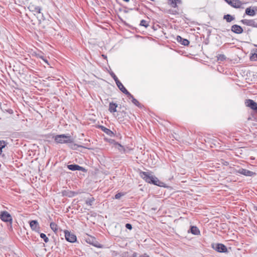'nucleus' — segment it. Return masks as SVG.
I'll list each match as a JSON object with an SVG mask.
<instances>
[{
    "label": "nucleus",
    "instance_id": "9b49d317",
    "mask_svg": "<svg viewBox=\"0 0 257 257\" xmlns=\"http://www.w3.org/2000/svg\"><path fill=\"white\" fill-rule=\"evenodd\" d=\"M242 24L249 26L256 27L257 24L254 20L243 19L240 21Z\"/></svg>",
    "mask_w": 257,
    "mask_h": 257
},
{
    "label": "nucleus",
    "instance_id": "a19ab883",
    "mask_svg": "<svg viewBox=\"0 0 257 257\" xmlns=\"http://www.w3.org/2000/svg\"><path fill=\"white\" fill-rule=\"evenodd\" d=\"M125 2H128L130 0H123Z\"/></svg>",
    "mask_w": 257,
    "mask_h": 257
},
{
    "label": "nucleus",
    "instance_id": "79ce46f5",
    "mask_svg": "<svg viewBox=\"0 0 257 257\" xmlns=\"http://www.w3.org/2000/svg\"><path fill=\"white\" fill-rule=\"evenodd\" d=\"M134 9H135V8H131V10H134Z\"/></svg>",
    "mask_w": 257,
    "mask_h": 257
},
{
    "label": "nucleus",
    "instance_id": "20e7f679",
    "mask_svg": "<svg viewBox=\"0 0 257 257\" xmlns=\"http://www.w3.org/2000/svg\"><path fill=\"white\" fill-rule=\"evenodd\" d=\"M0 218L4 222H8L11 225L12 223V217L11 214L7 211H3L0 212Z\"/></svg>",
    "mask_w": 257,
    "mask_h": 257
},
{
    "label": "nucleus",
    "instance_id": "e433bc0d",
    "mask_svg": "<svg viewBox=\"0 0 257 257\" xmlns=\"http://www.w3.org/2000/svg\"><path fill=\"white\" fill-rule=\"evenodd\" d=\"M74 146H77L78 147H80V148H86V147H84L82 146V145H78L77 144H74Z\"/></svg>",
    "mask_w": 257,
    "mask_h": 257
},
{
    "label": "nucleus",
    "instance_id": "6e6552de",
    "mask_svg": "<svg viewBox=\"0 0 257 257\" xmlns=\"http://www.w3.org/2000/svg\"><path fill=\"white\" fill-rule=\"evenodd\" d=\"M28 9L30 11L35 13V15L41 14V8L39 6H36L32 3H30L28 7Z\"/></svg>",
    "mask_w": 257,
    "mask_h": 257
},
{
    "label": "nucleus",
    "instance_id": "2eb2a0df",
    "mask_svg": "<svg viewBox=\"0 0 257 257\" xmlns=\"http://www.w3.org/2000/svg\"><path fill=\"white\" fill-rule=\"evenodd\" d=\"M168 3L171 7L175 8L181 4V0H168Z\"/></svg>",
    "mask_w": 257,
    "mask_h": 257
},
{
    "label": "nucleus",
    "instance_id": "412c9836",
    "mask_svg": "<svg viewBox=\"0 0 257 257\" xmlns=\"http://www.w3.org/2000/svg\"><path fill=\"white\" fill-rule=\"evenodd\" d=\"M223 18L227 22H230L234 20V17L229 14L224 15Z\"/></svg>",
    "mask_w": 257,
    "mask_h": 257
},
{
    "label": "nucleus",
    "instance_id": "9d476101",
    "mask_svg": "<svg viewBox=\"0 0 257 257\" xmlns=\"http://www.w3.org/2000/svg\"><path fill=\"white\" fill-rule=\"evenodd\" d=\"M246 106L250 107L254 110H257V103L251 99H246L245 101Z\"/></svg>",
    "mask_w": 257,
    "mask_h": 257
},
{
    "label": "nucleus",
    "instance_id": "393cba45",
    "mask_svg": "<svg viewBox=\"0 0 257 257\" xmlns=\"http://www.w3.org/2000/svg\"><path fill=\"white\" fill-rule=\"evenodd\" d=\"M41 238L44 239V241L47 243L49 241V238L47 237L46 235L43 233L40 234Z\"/></svg>",
    "mask_w": 257,
    "mask_h": 257
},
{
    "label": "nucleus",
    "instance_id": "a211bd4d",
    "mask_svg": "<svg viewBox=\"0 0 257 257\" xmlns=\"http://www.w3.org/2000/svg\"><path fill=\"white\" fill-rule=\"evenodd\" d=\"M100 127L101 128V130L104 132L105 134H106L107 135L109 136H112L113 135V133L109 129L103 126H100Z\"/></svg>",
    "mask_w": 257,
    "mask_h": 257
},
{
    "label": "nucleus",
    "instance_id": "58836bf2",
    "mask_svg": "<svg viewBox=\"0 0 257 257\" xmlns=\"http://www.w3.org/2000/svg\"><path fill=\"white\" fill-rule=\"evenodd\" d=\"M140 0H135V3H136L135 6H136V4L138 2H139Z\"/></svg>",
    "mask_w": 257,
    "mask_h": 257
},
{
    "label": "nucleus",
    "instance_id": "aec40b11",
    "mask_svg": "<svg viewBox=\"0 0 257 257\" xmlns=\"http://www.w3.org/2000/svg\"><path fill=\"white\" fill-rule=\"evenodd\" d=\"M245 14L250 16H253L255 14L254 10L250 9L249 8H247L245 10Z\"/></svg>",
    "mask_w": 257,
    "mask_h": 257
},
{
    "label": "nucleus",
    "instance_id": "ea45409f",
    "mask_svg": "<svg viewBox=\"0 0 257 257\" xmlns=\"http://www.w3.org/2000/svg\"><path fill=\"white\" fill-rule=\"evenodd\" d=\"M2 150H3L2 149H0V155H1L3 152Z\"/></svg>",
    "mask_w": 257,
    "mask_h": 257
},
{
    "label": "nucleus",
    "instance_id": "a878e982",
    "mask_svg": "<svg viewBox=\"0 0 257 257\" xmlns=\"http://www.w3.org/2000/svg\"><path fill=\"white\" fill-rule=\"evenodd\" d=\"M217 59L218 60L223 61V60H225L226 57L223 54H219L217 56Z\"/></svg>",
    "mask_w": 257,
    "mask_h": 257
},
{
    "label": "nucleus",
    "instance_id": "b1692460",
    "mask_svg": "<svg viewBox=\"0 0 257 257\" xmlns=\"http://www.w3.org/2000/svg\"><path fill=\"white\" fill-rule=\"evenodd\" d=\"M140 25L147 28L149 26V23L147 21L142 20L140 22Z\"/></svg>",
    "mask_w": 257,
    "mask_h": 257
},
{
    "label": "nucleus",
    "instance_id": "dca6fc26",
    "mask_svg": "<svg viewBox=\"0 0 257 257\" xmlns=\"http://www.w3.org/2000/svg\"><path fill=\"white\" fill-rule=\"evenodd\" d=\"M116 84L119 89L123 93H128V91L124 87L123 84L121 83V82L119 80L118 82H116Z\"/></svg>",
    "mask_w": 257,
    "mask_h": 257
},
{
    "label": "nucleus",
    "instance_id": "2f4dec72",
    "mask_svg": "<svg viewBox=\"0 0 257 257\" xmlns=\"http://www.w3.org/2000/svg\"><path fill=\"white\" fill-rule=\"evenodd\" d=\"M74 194H75V193L73 192H71V191H70L69 192V194H66V193H64V192H63V195L68 196L69 197H72L74 195Z\"/></svg>",
    "mask_w": 257,
    "mask_h": 257
},
{
    "label": "nucleus",
    "instance_id": "7c9ffc66",
    "mask_svg": "<svg viewBox=\"0 0 257 257\" xmlns=\"http://www.w3.org/2000/svg\"><path fill=\"white\" fill-rule=\"evenodd\" d=\"M123 195V194L121 193H118L115 195V198L116 199H119L121 196Z\"/></svg>",
    "mask_w": 257,
    "mask_h": 257
},
{
    "label": "nucleus",
    "instance_id": "f257e3e1",
    "mask_svg": "<svg viewBox=\"0 0 257 257\" xmlns=\"http://www.w3.org/2000/svg\"><path fill=\"white\" fill-rule=\"evenodd\" d=\"M140 176L147 183L159 186H161V182L159 180L157 177L151 175L148 172L141 171L140 173Z\"/></svg>",
    "mask_w": 257,
    "mask_h": 257
},
{
    "label": "nucleus",
    "instance_id": "f3484780",
    "mask_svg": "<svg viewBox=\"0 0 257 257\" xmlns=\"http://www.w3.org/2000/svg\"><path fill=\"white\" fill-rule=\"evenodd\" d=\"M117 104L113 102H110L109 104V110L111 112H114L116 111V107Z\"/></svg>",
    "mask_w": 257,
    "mask_h": 257
},
{
    "label": "nucleus",
    "instance_id": "ddd939ff",
    "mask_svg": "<svg viewBox=\"0 0 257 257\" xmlns=\"http://www.w3.org/2000/svg\"><path fill=\"white\" fill-rule=\"evenodd\" d=\"M231 30L233 32L237 34H241L243 32L242 28L240 26L237 25H233L231 27Z\"/></svg>",
    "mask_w": 257,
    "mask_h": 257
},
{
    "label": "nucleus",
    "instance_id": "1a4fd4ad",
    "mask_svg": "<svg viewBox=\"0 0 257 257\" xmlns=\"http://www.w3.org/2000/svg\"><path fill=\"white\" fill-rule=\"evenodd\" d=\"M67 168L70 170H71V171L79 170V171H82V172H84L86 171V170L84 168H83L81 166H80L78 165H76V164L68 165L67 166Z\"/></svg>",
    "mask_w": 257,
    "mask_h": 257
},
{
    "label": "nucleus",
    "instance_id": "c85d7f7f",
    "mask_svg": "<svg viewBox=\"0 0 257 257\" xmlns=\"http://www.w3.org/2000/svg\"><path fill=\"white\" fill-rule=\"evenodd\" d=\"M132 101L136 106H139L140 104V102L135 98H133V99H132Z\"/></svg>",
    "mask_w": 257,
    "mask_h": 257
},
{
    "label": "nucleus",
    "instance_id": "bb28decb",
    "mask_svg": "<svg viewBox=\"0 0 257 257\" xmlns=\"http://www.w3.org/2000/svg\"><path fill=\"white\" fill-rule=\"evenodd\" d=\"M110 74L111 76L112 77V78L114 79V80L115 81V83H116V82H118L119 81L118 78L117 77V76L115 75V74L113 72H111Z\"/></svg>",
    "mask_w": 257,
    "mask_h": 257
},
{
    "label": "nucleus",
    "instance_id": "f03ea898",
    "mask_svg": "<svg viewBox=\"0 0 257 257\" xmlns=\"http://www.w3.org/2000/svg\"><path fill=\"white\" fill-rule=\"evenodd\" d=\"M57 144H69L73 143V140L68 135H58L53 137Z\"/></svg>",
    "mask_w": 257,
    "mask_h": 257
},
{
    "label": "nucleus",
    "instance_id": "473e14b6",
    "mask_svg": "<svg viewBox=\"0 0 257 257\" xmlns=\"http://www.w3.org/2000/svg\"><path fill=\"white\" fill-rule=\"evenodd\" d=\"M250 59L252 60L255 61L257 60V52L255 53L254 54L252 55V56L251 57Z\"/></svg>",
    "mask_w": 257,
    "mask_h": 257
},
{
    "label": "nucleus",
    "instance_id": "4468645a",
    "mask_svg": "<svg viewBox=\"0 0 257 257\" xmlns=\"http://www.w3.org/2000/svg\"><path fill=\"white\" fill-rule=\"evenodd\" d=\"M176 40L178 42L184 46H188L190 43L189 41L187 39H184L180 36H177Z\"/></svg>",
    "mask_w": 257,
    "mask_h": 257
},
{
    "label": "nucleus",
    "instance_id": "4be33fe9",
    "mask_svg": "<svg viewBox=\"0 0 257 257\" xmlns=\"http://www.w3.org/2000/svg\"><path fill=\"white\" fill-rule=\"evenodd\" d=\"M94 200H95L94 198L92 197L88 198L86 200L85 203L87 205L91 206L92 205V203L94 201Z\"/></svg>",
    "mask_w": 257,
    "mask_h": 257
},
{
    "label": "nucleus",
    "instance_id": "4c0bfd02",
    "mask_svg": "<svg viewBox=\"0 0 257 257\" xmlns=\"http://www.w3.org/2000/svg\"><path fill=\"white\" fill-rule=\"evenodd\" d=\"M223 164L224 165H225V166H227L229 164L228 162H227L226 161H224Z\"/></svg>",
    "mask_w": 257,
    "mask_h": 257
},
{
    "label": "nucleus",
    "instance_id": "423d86ee",
    "mask_svg": "<svg viewBox=\"0 0 257 257\" xmlns=\"http://www.w3.org/2000/svg\"><path fill=\"white\" fill-rule=\"evenodd\" d=\"M228 5L234 8H240L244 4L239 0H224Z\"/></svg>",
    "mask_w": 257,
    "mask_h": 257
},
{
    "label": "nucleus",
    "instance_id": "c756f323",
    "mask_svg": "<svg viewBox=\"0 0 257 257\" xmlns=\"http://www.w3.org/2000/svg\"><path fill=\"white\" fill-rule=\"evenodd\" d=\"M37 56H38V57L42 59L46 63H48L47 60L44 57V56H43L42 55H40V54H38Z\"/></svg>",
    "mask_w": 257,
    "mask_h": 257
},
{
    "label": "nucleus",
    "instance_id": "0eeeda50",
    "mask_svg": "<svg viewBox=\"0 0 257 257\" xmlns=\"http://www.w3.org/2000/svg\"><path fill=\"white\" fill-rule=\"evenodd\" d=\"M64 233L65 239L67 241L72 243L76 241L77 238L75 235L68 230H65Z\"/></svg>",
    "mask_w": 257,
    "mask_h": 257
},
{
    "label": "nucleus",
    "instance_id": "7ed1b4c3",
    "mask_svg": "<svg viewBox=\"0 0 257 257\" xmlns=\"http://www.w3.org/2000/svg\"><path fill=\"white\" fill-rule=\"evenodd\" d=\"M233 172L235 174H239L247 177H251L255 175V172L241 168L238 169H234Z\"/></svg>",
    "mask_w": 257,
    "mask_h": 257
},
{
    "label": "nucleus",
    "instance_id": "39448f33",
    "mask_svg": "<svg viewBox=\"0 0 257 257\" xmlns=\"http://www.w3.org/2000/svg\"><path fill=\"white\" fill-rule=\"evenodd\" d=\"M212 247L219 252H226L227 249L225 245L222 243H213Z\"/></svg>",
    "mask_w": 257,
    "mask_h": 257
},
{
    "label": "nucleus",
    "instance_id": "f704fd0d",
    "mask_svg": "<svg viewBox=\"0 0 257 257\" xmlns=\"http://www.w3.org/2000/svg\"><path fill=\"white\" fill-rule=\"evenodd\" d=\"M125 94H126L127 96V97L129 98V99H132L133 98H134L133 95L132 94H131L128 91V93H125Z\"/></svg>",
    "mask_w": 257,
    "mask_h": 257
},
{
    "label": "nucleus",
    "instance_id": "6ab92c4d",
    "mask_svg": "<svg viewBox=\"0 0 257 257\" xmlns=\"http://www.w3.org/2000/svg\"><path fill=\"white\" fill-rule=\"evenodd\" d=\"M190 232L194 235H198L200 233V231L198 227L195 226H192L190 228Z\"/></svg>",
    "mask_w": 257,
    "mask_h": 257
},
{
    "label": "nucleus",
    "instance_id": "72a5a7b5",
    "mask_svg": "<svg viewBox=\"0 0 257 257\" xmlns=\"http://www.w3.org/2000/svg\"><path fill=\"white\" fill-rule=\"evenodd\" d=\"M125 227L129 230H131L132 229V225L130 223H126L125 224Z\"/></svg>",
    "mask_w": 257,
    "mask_h": 257
},
{
    "label": "nucleus",
    "instance_id": "c9c22d12",
    "mask_svg": "<svg viewBox=\"0 0 257 257\" xmlns=\"http://www.w3.org/2000/svg\"><path fill=\"white\" fill-rule=\"evenodd\" d=\"M139 257H150V256L147 253H145L142 255H141Z\"/></svg>",
    "mask_w": 257,
    "mask_h": 257
},
{
    "label": "nucleus",
    "instance_id": "cd10ccee",
    "mask_svg": "<svg viewBox=\"0 0 257 257\" xmlns=\"http://www.w3.org/2000/svg\"><path fill=\"white\" fill-rule=\"evenodd\" d=\"M6 146V143L5 141H0V149H4Z\"/></svg>",
    "mask_w": 257,
    "mask_h": 257
},
{
    "label": "nucleus",
    "instance_id": "5701e85b",
    "mask_svg": "<svg viewBox=\"0 0 257 257\" xmlns=\"http://www.w3.org/2000/svg\"><path fill=\"white\" fill-rule=\"evenodd\" d=\"M50 227L55 232H56L57 230V225L54 222H51L50 223Z\"/></svg>",
    "mask_w": 257,
    "mask_h": 257
},
{
    "label": "nucleus",
    "instance_id": "f8f14e48",
    "mask_svg": "<svg viewBox=\"0 0 257 257\" xmlns=\"http://www.w3.org/2000/svg\"><path fill=\"white\" fill-rule=\"evenodd\" d=\"M30 225L32 230H35L36 231H39L40 227L37 221H31L30 222Z\"/></svg>",
    "mask_w": 257,
    "mask_h": 257
}]
</instances>
